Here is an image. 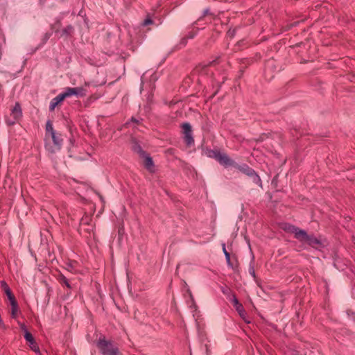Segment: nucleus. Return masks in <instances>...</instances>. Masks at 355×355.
I'll use <instances>...</instances> for the list:
<instances>
[{
	"instance_id": "nucleus-1",
	"label": "nucleus",
	"mask_w": 355,
	"mask_h": 355,
	"mask_svg": "<svg viewBox=\"0 0 355 355\" xmlns=\"http://www.w3.org/2000/svg\"><path fill=\"white\" fill-rule=\"evenodd\" d=\"M284 229L295 234V237L300 242L307 244L315 249H321L325 245V241L316 238L312 235H309L302 230H300L291 225H286Z\"/></svg>"
},
{
	"instance_id": "nucleus-2",
	"label": "nucleus",
	"mask_w": 355,
	"mask_h": 355,
	"mask_svg": "<svg viewBox=\"0 0 355 355\" xmlns=\"http://www.w3.org/2000/svg\"><path fill=\"white\" fill-rule=\"evenodd\" d=\"M212 153L213 156L220 164L226 167L232 166L235 168H237L242 173L248 175V176H253L254 181L256 183H259L261 182L259 177L255 174L254 171L251 168L248 167L247 165H239L238 164L235 163L232 159H230L227 155L220 153V152L213 151Z\"/></svg>"
},
{
	"instance_id": "nucleus-3",
	"label": "nucleus",
	"mask_w": 355,
	"mask_h": 355,
	"mask_svg": "<svg viewBox=\"0 0 355 355\" xmlns=\"http://www.w3.org/2000/svg\"><path fill=\"white\" fill-rule=\"evenodd\" d=\"M96 346L102 355H122L118 347L112 342L101 336L96 342Z\"/></svg>"
},
{
	"instance_id": "nucleus-4",
	"label": "nucleus",
	"mask_w": 355,
	"mask_h": 355,
	"mask_svg": "<svg viewBox=\"0 0 355 355\" xmlns=\"http://www.w3.org/2000/svg\"><path fill=\"white\" fill-rule=\"evenodd\" d=\"M47 137H51L53 140L54 147H48L46 145V148L51 151V153H55L56 150H59L61 148L63 139L61 138V135L56 132L53 135H49Z\"/></svg>"
},
{
	"instance_id": "nucleus-5",
	"label": "nucleus",
	"mask_w": 355,
	"mask_h": 355,
	"mask_svg": "<svg viewBox=\"0 0 355 355\" xmlns=\"http://www.w3.org/2000/svg\"><path fill=\"white\" fill-rule=\"evenodd\" d=\"M182 132L184 134V138L185 140V142L188 146H190L193 144L194 140L192 137L191 134V126L189 123H183L182 125Z\"/></svg>"
},
{
	"instance_id": "nucleus-6",
	"label": "nucleus",
	"mask_w": 355,
	"mask_h": 355,
	"mask_svg": "<svg viewBox=\"0 0 355 355\" xmlns=\"http://www.w3.org/2000/svg\"><path fill=\"white\" fill-rule=\"evenodd\" d=\"M67 97V91L63 92L60 94L58 95L55 98H53L50 102L49 105V110L53 111L55 110L56 106H58L64 99Z\"/></svg>"
},
{
	"instance_id": "nucleus-7",
	"label": "nucleus",
	"mask_w": 355,
	"mask_h": 355,
	"mask_svg": "<svg viewBox=\"0 0 355 355\" xmlns=\"http://www.w3.org/2000/svg\"><path fill=\"white\" fill-rule=\"evenodd\" d=\"M87 89L85 87H68V97L75 96L76 97H83L87 94Z\"/></svg>"
},
{
	"instance_id": "nucleus-8",
	"label": "nucleus",
	"mask_w": 355,
	"mask_h": 355,
	"mask_svg": "<svg viewBox=\"0 0 355 355\" xmlns=\"http://www.w3.org/2000/svg\"><path fill=\"white\" fill-rule=\"evenodd\" d=\"M10 115L12 118H15V119H17L19 121L22 118V110L19 102L15 103V106L11 110Z\"/></svg>"
},
{
	"instance_id": "nucleus-9",
	"label": "nucleus",
	"mask_w": 355,
	"mask_h": 355,
	"mask_svg": "<svg viewBox=\"0 0 355 355\" xmlns=\"http://www.w3.org/2000/svg\"><path fill=\"white\" fill-rule=\"evenodd\" d=\"M232 302L239 315L247 322L245 319V312L241 304H240L235 296H233ZM248 322H249L248 321Z\"/></svg>"
},
{
	"instance_id": "nucleus-10",
	"label": "nucleus",
	"mask_w": 355,
	"mask_h": 355,
	"mask_svg": "<svg viewBox=\"0 0 355 355\" xmlns=\"http://www.w3.org/2000/svg\"><path fill=\"white\" fill-rule=\"evenodd\" d=\"M144 165L149 171H154V164L153 162L150 157L145 156L144 158Z\"/></svg>"
},
{
	"instance_id": "nucleus-11",
	"label": "nucleus",
	"mask_w": 355,
	"mask_h": 355,
	"mask_svg": "<svg viewBox=\"0 0 355 355\" xmlns=\"http://www.w3.org/2000/svg\"><path fill=\"white\" fill-rule=\"evenodd\" d=\"M89 225H93L92 218L89 215H85L80 220V227H85Z\"/></svg>"
},
{
	"instance_id": "nucleus-12",
	"label": "nucleus",
	"mask_w": 355,
	"mask_h": 355,
	"mask_svg": "<svg viewBox=\"0 0 355 355\" xmlns=\"http://www.w3.org/2000/svg\"><path fill=\"white\" fill-rule=\"evenodd\" d=\"M46 137H47L50 135L54 134L55 131L53 129V123L51 120H48L46 123Z\"/></svg>"
},
{
	"instance_id": "nucleus-13",
	"label": "nucleus",
	"mask_w": 355,
	"mask_h": 355,
	"mask_svg": "<svg viewBox=\"0 0 355 355\" xmlns=\"http://www.w3.org/2000/svg\"><path fill=\"white\" fill-rule=\"evenodd\" d=\"M24 338L30 344H35V339L33 335L28 330H26V332L24 333Z\"/></svg>"
},
{
	"instance_id": "nucleus-14",
	"label": "nucleus",
	"mask_w": 355,
	"mask_h": 355,
	"mask_svg": "<svg viewBox=\"0 0 355 355\" xmlns=\"http://www.w3.org/2000/svg\"><path fill=\"white\" fill-rule=\"evenodd\" d=\"M18 311V304L14 303L11 305V317L14 319L17 318V313Z\"/></svg>"
},
{
	"instance_id": "nucleus-15",
	"label": "nucleus",
	"mask_w": 355,
	"mask_h": 355,
	"mask_svg": "<svg viewBox=\"0 0 355 355\" xmlns=\"http://www.w3.org/2000/svg\"><path fill=\"white\" fill-rule=\"evenodd\" d=\"M1 288L4 291L6 295L8 296V295L12 293L10 287L7 284V283L5 281H2L1 282Z\"/></svg>"
},
{
	"instance_id": "nucleus-16",
	"label": "nucleus",
	"mask_w": 355,
	"mask_h": 355,
	"mask_svg": "<svg viewBox=\"0 0 355 355\" xmlns=\"http://www.w3.org/2000/svg\"><path fill=\"white\" fill-rule=\"evenodd\" d=\"M18 121L19 120L15 119V118H12L11 115L6 119V123L9 126L15 125Z\"/></svg>"
},
{
	"instance_id": "nucleus-17",
	"label": "nucleus",
	"mask_w": 355,
	"mask_h": 355,
	"mask_svg": "<svg viewBox=\"0 0 355 355\" xmlns=\"http://www.w3.org/2000/svg\"><path fill=\"white\" fill-rule=\"evenodd\" d=\"M223 250L225 254L227 262L228 265H230V253L226 250L225 244L223 245Z\"/></svg>"
},
{
	"instance_id": "nucleus-18",
	"label": "nucleus",
	"mask_w": 355,
	"mask_h": 355,
	"mask_svg": "<svg viewBox=\"0 0 355 355\" xmlns=\"http://www.w3.org/2000/svg\"><path fill=\"white\" fill-rule=\"evenodd\" d=\"M94 227V225L93 224V225H89L87 226H85V227H81V229L87 232H91L93 231Z\"/></svg>"
},
{
	"instance_id": "nucleus-19",
	"label": "nucleus",
	"mask_w": 355,
	"mask_h": 355,
	"mask_svg": "<svg viewBox=\"0 0 355 355\" xmlns=\"http://www.w3.org/2000/svg\"><path fill=\"white\" fill-rule=\"evenodd\" d=\"M7 297H8V298L10 302V305H12V304L17 302L16 299H15V295L12 293L8 295Z\"/></svg>"
},
{
	"instance_id": "nucleus-20",
	"label": "nucleus",
	"mask_w": 355,
	"mask_h": 355,
	"mask_svg": "<svg viewBox=\"0 0 355 355\" xmlns=\"http://www.w3.org/2000/svg\"><path fill=\"white\" fill-rule=\"evenodd\" d=\"M31 349L35 351V352L40 353L39 347L37 345V344L35 343V344H30Z\"/></svg>"
},
{
	"instance_id": "nucleus-21",
	"label": "nucleus",
	"mask_w": 355,
	"mask_h": 355,
	"mask_svg": "<svg viewBox=\"0 0 355 355\" xmlns=\"http://www.w3.org/2000/svg\"><path fill=\"white\" fill-rule=\"evenodd\" d=\"M152 24V20L149 18L146 19L144 20V21L143 22V25L144 26H147V25H149Z\"/></svg>"
},
{
	"instance_id": "nucleus-22",
	"label": "nucleus",
	"mask_w": 355,
	"mask_h": 355,
	"mask_svg": "<svg viewBox=\"0 0 355 355\" xmlns=\"http://www.w3.org/2000/svg\"><path fill=\"white\" fill-rule=\"evenodd\" d=\"M61 282H62V284L67 286V277H65L64 276L62 275Z\"/></svg>"
},
{
	"instance_id": "nucleus-23",
	"label": "nucleus",
	"mask_w": 355,
	"mask_h": 355,
	"mask_svg": "<svg viewBox=\"0 0 355 355\" xmlns=\"http://www.w3.org/2000/svg\"><path fill=\"white\" fill-rule=\"evenodd\" d=\"M20 328L21 330H23L24 331V333L26 332V330H27L26 327L24 324H21L20 325Z\"/></svg>"
},
{
	"instance_id": "nucleus-24",
	"label": "nucleus",
	"mask_w": 355,
	"mask_h": 355,
	"mask_svg": "<svg viewBox=\"0 0 355 355\" xmlns=\"http://www.w3.org/2000/svg\"><path fill=\"white\" fill-rule=\"evenodd\" d=\"M70 143H71L73 146H74V145H75L76 139H75V138H74V136H73L72 139H71V140H70Z\"/></svg>"
},
{
	"instance_id": "nucleus-25",
	"label": "nucleus",
	"mask_w": 355,
	"mask_h": 355,
	"mask_svg": "<svg viewBox=\"0 0 355 355\" xmlns=\"http://www.w3.org/2000/svg\"><path fill=\"white\" fill-rule=\"evenodd\" d=\"M46 0H39V4L40 6H44L45 4V3H46Z\"/></svg>"
},
{
	"instance_id": "nucleus-26",
	"label": "nucleus",
	"mask_w": 355,
	"mask_h": 355,
	"mask_svg": "<svg viewBox=\"0 0 355 355\" xmlns=\"http://www.w3.org/2000/svg\"><path fill=\"white\" fill-rule=\"evenodd\" d=\"M67 267H68V271L69 270V267H72L71 263H69V262H68Z\"/></svg>"
},
{
	"instance_id": "nucleus-27",
	"label": "nucleus",
	"mask_w": 355,
	"mask_h": 355,
	"mask_svg": "<svg viewBox=\"0 0 355 355\" xmlns=\"http://www.w3.org/2000/svg\"><path fill=\"white\" fill-rule=\"evenodd\" d=\"M62 32H63V33H67V29H66V28H64V29L62 30Z\"/></svg>"
},
{
	"instance_id": "nucleus-28",
	"label": "nucleus",
	"mask_w": 355,
	"mask_h": 355,
	"mask_svg": "<svg viewBox=\"0 0 355 355\" xmlns=\"http://www.w3.org/2000/svg\"><path fill=\"white\" fill-rule=\"evenodd\" d=\"M191 301H193V299L191 298ZM192 305L195 306L194 302H192Z\"/></svg>"
},
{
	"instance_id": "nucleus-29",
	"label": "nucleus",
	"mask_w": 355,
	"mask_h": 355,
	"mask_svg": "<svg viewBox=\"0 0 355 355\" xmlns=\"http://www.w3.org/2000/svg\"><path fill=\"white\" fill-rule=\"evenodd\" d=\"M144 84L143 83L141 89H144Z\"/></svg>"
},
{
	"instance_id": "nucleus-30",
	"label": "nucleus",
	"mask_w": 355,
	"mask_h": 355,
	"mask_svg": "<svg viewBox=\"0 0 355 355\" xmlns=\"http://www.w3.org/2000/svg\"><path fill=\"white\" fill-rule=\"evenodd\" d=\"M100 198H101V201L103 202V200L102 198V196H100Z\"/></svg>"
},
{
	"instance_id": "nucleus-31",
	"label": "nucleus",
	"mask_w": 355,
	"mask_h": 355,
	"mask_svg": "<svg viewBox=\"0 0 355 355\" xmlns=\"http://www.w3.org/2000/svg\"><path fill=\"white\" fill-rule=\"evenodd\" d=\"M64 309L67 310V306H64Z\"/></svg>"
}]
</instances>
